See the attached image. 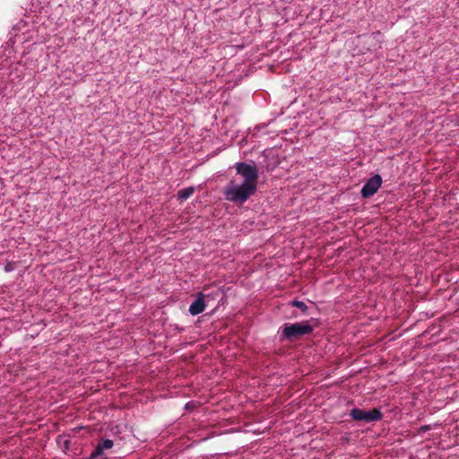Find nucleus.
<instances>
[{"label": "nucleus", "mask_w": 459, "mask_h": 459, "mask_svg": "<svg viewBox=\"0 0 459 459\" xmlns=\"http://www.w3.org/2000/svg\"><path fill=\"white\" fill-rule=\"evenodd\" d=\"M236 175L224 189L225 199L235 204H244L256 190L258 170L255 165L247 162L235 164Z\"/></svg>", "instance_id": "obj_1"}, {"label": "nucleus", "mask_w": 459, "mask_h": 459, "mask_svg": "<svg viewBox=\"0 0 459 459\" xmlns=\"http://www.w3.org/2000/svg\"><path fill=\"white\" fill-rule=\"evenodd\" d=\"M13 34L12 39H10L12 43V47L15 52H19L22 55L25 54L27 50V47H23V45L27 42H30L32 39V35L30 30L27 29V26L24 24H19L17 27L13 29Z\"/></svg>", "instance_id": "obj_2"}, {"label": "nucleus", "mask_w": 459, "mask_h": 459, "mask_svg": "<svg viewBox=\"0 0 459 459\" xmlns=\"http://www.w3.org/2000/svg\"><path fill=\"white\" fill-rule=\"evenodd\" d=\"M312 331L313 327L308 322L285 325L283 327V334L288 339H293L298 336L308 334Z\"/></svg>", "instance_id": "obj_3"}, {"label": "nucleus", "mask_w": 459, "mask_h": 459, "mask_svg": "<svg viewBox=\"0 0 459 459\" xmlns=\"http://www.w3.org/2000/svg\"><path fill=\"white\" fill-rule=\"evenodd\" d=\"M351 417L357 421L373 422L382 419V412L378 409L369 411L354 408L351 411Z\"/></svg>", "instance_id": "obj_4"}, {"label": "nucleus", "mask_w": 459, "mask_h": 459, "mask_svg": "<svg viewBox=\"0 0 459 459\" xmlns=\"http://www.w3.org/2000/svg\"><path fill=\"white\" fill-rule=\"evenodd\" d=\"M382 185V178L379 174H376L371 177L362 186L361 195L364 198L374 195Z\"/></svg>", "instance_id": "obj_5"}, {"label": "nucleus", "mask_w": 459, "mask_h": 459, "mask_svg": "<svg viewBox=\"0 0 459 459\" xmlns=\"http://www.w3.org/2000/svg\"><path fill=\"white\" fill-rule=\"evenodd\" d=\"M206 304L204 299L203 293H199L197 298L191 303L189 307V313L192 316H197L204 311Z\"/></svg>", "instance_id": "obj_6"}, {"label": "nucleus", "mask_w": 459, "mask_h": 459, "mask_svg": "<svg viewBox=\"0 0 459 459\" xmlns=\"http://www.w3.org/2000/svg\"><path fill=\"white\" fill-rule=\"evenodd\" d=\"M113 445H114V443L111 439H108V438L101 439L98 443L95 450L91 453V459L95 458L99 455H101L103 454L104 450L110 449L113 446Z\"/></svg>", "instance_id": "obj_7"}, {"label": "nucleus", "mask_w": 459, "mask_h": 459, "mask_svg": "<svg viewBox=\"0 0 459 459\" xmlns=\"http://www.w3.org/2000/svg\"><path fill=\"white\" fill-rule=\"evenodd\" d=\"M194 192H195V187L188 186V187H186V188L178 191V197L180 201H186L194 194Z\"/></svg>", "instance_id": "obj_8"}, {"label": "nucleus", "mask_w": 459, "mask_h": 459, "mask_svg": "<svg viewBox=\"0 0 459 459\" xmlns=\"http://www.w3.org/2000/svg\"><path fill=\"white\" fill-rule=\"evenodd\" d=\"M290 304L292 307H296L299 308L303 313H306L308 308L307 306L306 305V303L303 301H300V300H292L290 302Z\"/></svg>", "instance_id": "obj_9"}, {"label": "nucleus", "mask_w": 459, "mask_h": 459, "mask_svg": "<svg viewBox=\"0 0 459 459\" xmlns=\"http://www.w3.org/2000/svg\"><path fill=\"white\" fill-rule=\"evenodd\" d=\"M9 77H10V81H11L12 82H13L14 79H15V78H19V79H20V78H21V75H20V74H17V75H16V74H14V73H13V72H11V73H10V74H9Z\"/></svg>", "instance_id": "obj_10"}, {"label": "nucleus", "mask_w": 459, "mask_h": 459, "mask_svg": "<svg viewBox=\"0 0 459 459\" xmlns=\"http://www.w3.org/2000/svg\"><path fill=\"white\" fill-rule=\"evenodd\" d=\"M10 270H11V269H10V266L6 265V266H5V271H6V272H9Z\"/></svg>", "instance_id": "obj_11"}]
</instances>
